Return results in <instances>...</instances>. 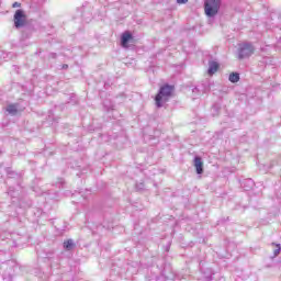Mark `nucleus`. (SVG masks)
I'll list each match as a JSON object with an SVG mask.
<instances>
[{
	"instance_id": "1",
	"label": "nucleus",
	"mask_w": 281,
	"mask_h": 281,
	"mask_svg": "<svg viewBox=\"0 0 281 281\" xmlns=\"http://www.w3.org/2000/svg\"><path fill=\"white\" fill-rule=\"evenodd\" d=\"M172 91H175V86L166 83L160 87L158 93L155 97L157 109H161V106H164V104H166V102L170 100V98L172 97Z\"/></svg>"
},
{
	"instance_id": "2",
	"label": "nucleus",
	"mask_w": 281,
	"mask_h": 281,
	"mask_svg": "<svg viewBox=\"0 0 281 281\" xmlns=\"http://www.w3.org/2000/svg\"><path fill=\"white\" fill-rule=\"evenodd\" d=\"M255 52H256V48L254 47V44L249 42L240 43L238 44L237 58L238 60H245V58H249L250 56H254Z\"/></svg>"
},
{
	"instance_id": "3",
	"label": "nucleus",
	"mask_w": 281,
	"mask_h": 281,
	"mask_svg": "<svg viewBox=\"0 0 281 281\" xmlns=\"http://www.w3.org/2000/svg\"><path fill=\"white\" fill-rule=\"evenodd\" d=\"M220 10H221V0H206L204 2V11L206 16H210L212 19L216 16V14H218Z\"/></svg>"
},
{
	"instance_id": "4",
	"label": "nucleus",
	"mask_w": 281,
	"mask_h": 281,
	"mask_svg": "<svg viewBox=\"0 0 281 281\" xmlns=\"http://www.w3.org/2000/svg\"><path fill=\"white\" fill-rule=\"evenodd\" d=\"M13 21H14V25L18 30H19V27H24L25 21H26L25 11H23L21 9L16 10L13 15Z\"/></svg>"
},
{
	"instance_id": "5",
	"label": "nucleus",
	"mask_w": 281,
	"mask_h": 281,
	"mask_svg": "<svg viewBox=\"0 0 281 281\" xmlns=\"http://www.w3.org/2000/svg\"><path fill=\"white\" fill-rule=\"evenodd\" d=\"M193 166L195 168L196 175H203V159L201 158V156L194 157Z\"/></svg>"
},
{
	"instance_id": "6",
	"label": "nucleus",
	"mask_w": 281,
	"mask_h": 281,
	"mask_svg": "<svg viewBox=\"0 0 281 281\" xmlns=\"http://www.w3.org/2000/svg\"><path fill=\"white\" fill-rule=\"evenodd\" d=\"M133 38V34L131 32L126 31L121 36V45L122 47H126L128 45V42Z\"/></svg>"
},
{
	"instance_id": "7",
	"label": "nucleus",
	"mask_w": 281,
	"mask_h": 281,
	"mask_svg": "<svg viewBox=\"0 0 281 281\" xmlns=\"http://www.w3.org/2000/svg\"><path fill=\"white\" fill-rule=\"evenodd\" d=\"M218 71V64L216 61H209V70L207 74L210 76L216 74Z\"/></svg>"
},
{
	"instance_id": "8",
	"label": "nucleus",
	"mask_w": 281,
	"mask_h": 281,
	"mask_svg": "<svg viewBox=\"0 0 281 281\" xmlns=\"http://www.w3.org/2000/svg\"><path fill=\"white\" fill-rule=\"evenodd\" d=\"M74 247H76V243H74V239H67L66 241H64V249H66V251H71Z\"/></svg>"
},
{
	"instance_id": "9",
	"label": "nucleus",
	"mask_w": 281,
	"mask_h": 281,
	"mask_svg": "<svg viewBox=\"0 0 281 281\" xmlns=\"http://www.w3.org/2000/svg\"><path fill=\"white\" fill-rule=\"evenodd\" d=\"M229 82L236 83L240 80V75L238 72H232L228 77Z\"/></svg>"
},
{
	"instance_id": "10",
	"label": "nucleus",
	"mask_w": 281,
	"mask_h": 281,
	"mask_svg": "<svg viewBox=\"0 0 281 281\" xmlns=\"http://www.w3.org/2000/svg\"><path fill=\"white\" fill-rule=\"evenodd\" d=\"M7 111L10 113V115H16V113H19V109L14 104L8 105Z\"/></svg>"
},
{
	"instance_id": "11",
	"label": "nucleus",
	"mask_w": 281,
	"mask_h": 281,
	"mask_svg": "<svg viewBox=\"0 0 281 281\" xmlns=\"http://www.w3.org/2000/svg\"><path fill=\"white\" fill-rule=\"evenodd\" d=\"M272 245H276V247H277V249L273 250V256H274V258H278V256H280L281 246H280V244H276V243H272Z\"/></svg>"
},
{
	"instance_id": "12",
	"label": "nucleus",
	"mask_w": 281,
	"mask_h": 281,
	"mask_svg": "<svg viewBox=\"0 0 281 281\" xmlns=\"http://www.w3.org/2000/svg\"><path fill=\"white\" fill-rule=\"evenodd\" d=\"M145 186L143 182L136 183V190H144Z\"/></svg>"
},
{
	"instance_id": "13",
	"label": "nucleus",
	"mask_w": 281,
	"mask_h": 281,
	"mask_svg": "<svg viewBox=\"0 0 281 281\" xmlns=\"http://www.w3.org/2000/svg\"><path fill=\"white\" fill-rule=\"evenodd\" d=\"M192 93L199 94L201 93V90L199 89V87H195L192 89Z\"/></svg>"
},
{
	"instance_id": "14",
	"label": "nucleus",
	"mask_w": 281,
	"mask_h": 281,
	"mask_svg": "<svg viewBox=\"0 0 281 281\" xmlns=\"http://www.w3.org/2000/svg\"><path fill=\"white\" fill-rule=\"evenodd\" d=\"M12 8H21V3H20V2H14V3L12 4Z\"/></svg>"
},
{
	"instance_id": "15",
	"label": "nucleus",
	"mask_w": 281,
	"mask_h": 281,
	"mask_svg": "<svg viewBox=\"0 0 281 281\" xmlns=\"http://www.w3.org/2000/svg\"><path fill=\"white\" fill-rule=\"evenodd\" d=\"M177 3L179 4L188 3V0H177Z\"/></svg>"
},
{
	"instance_id": "16",
	"label": "nucleus",
	"mask_w": 281,
	"mask_h": 281,
	"mask_svg": "<svg viewBox=\"0 0 281 281\" xmlns=\"http://www.w3.org/2000/svg\"><path fill=\"white\" fill-rule=\"evenodd\" d=\"M205 281H212V274L205 277Z\"/></svg>"
},
{
	"instance_id": "17",
	"label": "nucleus",
	"mask_w": 281,
	"mask_h": 281,
	"mask_svg": "<svg viewBox=\"0 0 281 281\" xmlns=\"http://www.w3.org/2000/svg\"><path fill=\"white\" fill-rule=\"evenodd\" d=\"M61 69H69V65L64 64L63 67H61Z\"/></svg>"
},
{
	"instance_id": "18",
	"label": "nucleus",
	"mask_w": 281,
	"mask_h": 281,
	"mask_svg": "<svg viewBox=\"0 0 281 281\" xmlns=\"http://www.w3.org/2000/svg\"><path fill=\"white\" fill-rule=\"evenodd\" d=\"M247 183H249V186H254V180L249 179L247 180Z\"/></svg>"
},
{
	"instance_id": "19",
	"label": "nucleus",
	"mask_w": 281,
	"mask_h": 281,
	"mask_svg": "<svg viewBox=\"0 0 281 281\" xmlns=\"http://www.w3.org/2000/svg\"><path fill=\"white\" fill-rule=\"evenodd\" d=\"M225 221H229V217H226V220L225 218L220 220V223H225Z\"/></svg>"
},
{
	"instance_id": "20",
	"label": "nucleus",
	"mask_w": 281,
	"mask_h": 281,
	"mask_svg": "<svg viewBox=\"0 0 281 281\" xmlns=\"http://www.w3.org/2000/svg\"><path fill=\"white\" fill-rule=\"evenodd\" d=\"M59 183H63V179H60Z\"/></svg>"
}]
</instances>
